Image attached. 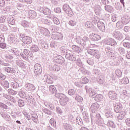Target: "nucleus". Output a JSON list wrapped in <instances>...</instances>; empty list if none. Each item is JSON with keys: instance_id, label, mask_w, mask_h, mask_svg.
Segmentation results:
<instances>
[{"instance_id": "19", "label": "nucleus", "mask_w": 130, "mask_h": 130, "mask_svg": "<svg viewBox=\"0 0 130 130\" xmlns=\"http://www.w3.org/2000/svg\"><path fill=\"white\" fill-rule=\"evenodd\" d=\"M49 91L52 93V94H56V92H57L56 88H55L54 85H51L49 86Z\"/></svg>"}, {"instance_id": "45", "label": "nucleus", "mask_w": 130, "mask_h": 130, "mask_svg": "<svg viewBox=\"0 0 130 130\" xmlns=\"http://www.w3.org/2000/svg\"><path fill=\"white\" fill-rule=\"evenodd\" d=\"M54 122H55V121H54V119L51 118L50 120V123L52 126H54Z\"/></svg>"}, {"instance_id": "38", "label": "nucleus", "mask_w": 130, "mask_h": 130, "mask_svg": "<svg viewBox=\"0 0 130 130\" xmlns=\"http://www.w3.org/2000/svg\"><path fill=\"white\" fill-rule=\"evenodd\" d=\"M106 114H107V117H111V118L113 117V114L111 112H106Z\"/></svg>"}, {"instance_id": "27", "label": "nucleus", "mask_w": 130, "mask_h": 130, "mask_svg": "<svg viewBox=\"0 0 130 130\" xmlns=\"http://www.w3.org/2000/svg\"><path fill=\"white\" fill-rule=\"evenodd\" d=\"M56 112L58 113V114H60V115H62L63 113V111L61 110V109L59 107H56Z\"/></svg>"}, {"instance_id": "40", "label": "nucleus", "mask_w": 130, "mask_h": 130, "mask_svg": "<svg viewBox=\"0 0 130 130\" xmlns=\"http://www.w3.org/2000/svg\"><path fill=\"white\" fill-rule=\"evenodd\" d=\"M53 22L54 23V24H55L56 25H59V20H58V18H56V17H54L53 18Z\"/></svg>"}, {"instance_id": "32", "label": "nucleus", "mask_w": 130, "mask_h": 130, "mask_svg": "<svg viewBox=\"0 0 130 130\" xmlns=\"http://www.w3.org/2000/svg\"><path fill=\"white\" fill-rule=\"evenodd\" d=\"M0 114L3 118H9V115H8L5 112L2 111L0 112Z\"/></svg>"}, {"instance_id": "21", "label": "nucleus", "mask_w": 130, "mask_h": 130, "mask_svg": "<svg viewBox=\"0 0 130 130\" xmlns=\"http://www.w3.org/2000/svg\"><path fill=\"white\" fill-rule=\"evenodd\" d=\"M107 125H108V126H110V127H112V128H115V127H116V125H115L113 121H109L107 122Z\"/></svg>"}, {"instance_id": "56", "label": "nucleus", "mask_w": 130, "mask_h": 130, "mask_svg": "<svg viewBox=\"0 0 130 130\" xmlns=\"http://www.w3.org/2000/svg\"><path fill=\"white\" fill-rule=\"evenodd\" d=\"M125 123H126V125H128V126H130V119H126Z\"/></svg>"}, {"instance_id": "18", "label": "nucleus", "mask_w": 130, "mask_h": 130, "mask_svg": "<svg viewBox=\"0 0 130 130\" xmlns=\"http://www.w3.org/2000/svg\"><path fill=\"white\" fill-rule=\"evenodd\" d=\"M94 100L98 102L102 101V100H103V95L102 94H95L94 96Z\"/></svg>"}, {"instance_id": "29", "label": "nucleus", "mask_w": 130, "mask_h": 130, "mask_svg": "<svg viewBox=\"0 0 130 130\" xmlns=\"http://www.w3.org/2000/svg\"><path fill=\"white\" fill-rule=\"evenodd\" d=\"M18 106L20 107H24V105H25V103H24V101L22 100H19L18 101Z\"/></svg>"}, {"instance_id": "7", "label": "nucleus", "mask_w": 130, "mask_h": 130, "mask_svg": "<svg viewBox=\"0 0 130 130\" xmlns=\"http://www.w3.org/2000/svg\"><path fill=\"white\" fill-rule=\"evenodd\" d=\"M35 73L37 76L39 75H41V73L42 72V69H41V67L40 65L37 64L35 66Z\"/></svg>"}, {"instance_id": "57", "label": "nucleus", "mask_w": 130, "mask_h": 130, "mask_svg": "<svg viewBox=\"0 0 130 130\" xmlns=\"http://www.w3.org/2000/svg\"><path fill=\"white\" fill-rule=\"evenodd\" d=\"M51 104V103L48 102H45L44 103V105L46 106V107H49V105Z\"/></svg>"}, {"instance_id": "14", "label": "nucleus", "mask_w": 130, "mask_h": 130, "mask_svg": "<svg viewBox=\"0 0 130 130\" xmlns=\"http://www.w3.org/2000/svg\"><path fill=\"white\" fill-rule=\"evenodd\" d=\"M42 111L47 115H51L52 114V111L46 108L43 107L42 108Z\"/></svg>"}, {"instance_id": "52", "label": "nucleus", "mask_w": 130, "mask_h": 130, "mask_svg": "<svg viewBox=\"0 0 130 130\" xmlns=\"http://www.w3.org/2000/svg\"><path fill=\"white\" fill-rule=\"evenodd\" d=\"M9 24H10V25H15V24H16V20L12 19L9 21Z\"/></svg>"}, {"instance_id": "28", "label": "nucleus", "mask_w": 130, "mask_h": 130, "mask_svg": "<svg viewBox=\"0 0 130 130\" xmlns=\"http://www.w3.org/2000/svg\"><path fill=\"white\" fill-rule=\"evenodd\" d=\"M1 85L3 86L5 89H8L9 88V82H2Z\"/></svg>"}, {"instance_id": "62", "label": "nucleus", "mask_w": 130, "mask_h": 130, "mask_svg": "<svg viewBox=\"0 0 130 130\" xmlns=\"http://www.w3.org/2000/svg\"><path fill=\"white\" fill-rule=\"evenodd\" d=\"M107 0H102V3L103 4V5H106Z\"/></svg>"}, {"instance_id": "20", "label": "nucleus", "mask_w": 130, "mask_h": 130, "mask_svg": "<svg viewBox=\"0 0 130 130\" xmlns=\"http://www.w3.org/2000/svg\"><path fill=\"white\" fill-rule=\"evenodd\" d=\"M63 128L66 130H73V126L68 123L63 124Z\"/></svg>"}, {"instance_id": "13", "label": "nucleus", "mask_w": 130, "mask_h": 130, "mask_svg": "<svg viewBox=\"0 0 130 130\" xmlns=\"http://www.w3.org/2000/svg\"><path fill=\"white\" fill-rule=\"evenodd\" d=\"M97 25L98 27L101 31H102V32L105 31V25L104 24V23L102 22H99Z\"/></svg>"}, {"instance_id": "41", "label": "nucleus", "mask_w": 130, "mask_h": 130, "mask_svg": "<svg viewBox=\"0 0 130 130\" xmlns=\"http://www.w3.org/2000/svg\"><path fill=\"white\" fill-rule=\"evenodd\" d=\"M6 78H7V77L5 75L3 74V73H0V79L1 81H4L6 80Z\"/></svg>"}, {"instance_id": "3", "label": "nucleus", "mask_w": 130, "mask_h": 130, "mask_svg": "<svg viewBox=\"0 0 130 130\" xmlns=\"http://www.w3.org/2000/svg\"><path fill=\"white\" fill-rule=\"evenodd\" d=\"M59 99L60 104L62 106H66V105L68 104V102H69V98H68V96H66L64 94H60Z\"/></svg>"}, {"instance_id": "1", "label": "nucleus", "mask_w": 130, "mask_h": 130, "mask_svg": "<svg viewBox=\"0 0 130 130\" xmlns=\"http://www.w3.org/2000/svg\"><path fill=\"white\" fill-rule=\"evenodd\" d=\"M100 106L97 103H93L90 107L91 111L92 114H91L92 123H96L98 125H102V119L100 114H95V113L99 109Z\"/></svg>"}, {"instance_id": "25", "label": "nucleus", "mask_w": 130, "mask_h": 130, "mask_svg": "<svg viewBox=\"0 0 130 130\" xmlns=\"http://www.w3.org/2000/svg\"><path fill=\"white\" fill-rule=\"evenodd\" d=\"M105 9L106 11L109 13H112V12H113V8L109 5L106 6Z\"/></svg>"}, {"instance_id": "2", "label": "nucleus", "mask_w": 130, "mask_h": 130, "mask_svg": "<svg viewBox=\"0 0 130 130\" xmlns=\"http://www.w3.org/2000/svg\"><path fill=\"white\" fill-rule=\"evenodd\" d=\"M19 96L20 98H22L23 99H25V101L27 104L30 105L33 103V99H32V96L29 95V93L27 92V91H23L20 90L18 93Z\"/></svg>"}, {"instance_id": "16", "label": "nucleus", "mask_w": 130, "mask_h": 130, "mask_svg": "<svg viewBox=\"0 0 130 130\" xmlns=\"http://www.w3.org/2000/svg\"><path fill=\"white\" fill-rule=\"evenodd\" d=\"M31 118L35 123H38V116L36 114H31Z\"/></svg>"}, {"instance_id": "55", "label": "nucleus", "mask_w": 130, "mask_h": 130, "mask_svg": "<svg viewBox=\"0 0 130 130\" xmlns=\"http://www.w3.org/2000/svg\"><path fill=\"white\" fill-rule=\"evenodd\" d=\"M122 23L123 24L126 25V24H128V19L125 18V19H124L122 21Z\"/></svg>"}, {"instance_id": "10", "label": "nucleus", "mask_w": 130, "mask_h": 130, "mask_svg": "<svg viewBox=\"0 0 130 130\" xmlns=\"http://www.w3.org/2000/svg\"><path fill=\"white\" fill-rule=\"evenodd\" d=\"M3 97H4V98H6V99H7V100L11 101V102H14V103L16 102V100H15V98H14V96L12 95H8L6 93H3Z\"/></svg>"}, {"instance_id": "53", "label": "nucleus", "mask_w": 130, "mask_h": 130, "mask_svg": "<svg viewBox=\"0 0 130 130\" xmlns=\"http://www.w3.org/2000/svg\"><path fill=\"white\" fill-rule=\"evenodd\" d=\"M48 107L50 108V110H54V106L52 103H51Z\"/></svg>"}, {"instance_id": "12", "label": "nucleus", "mask_w": 130, "mask_h": 130, "mask_svg": "<svg viewBox=\"0 0 130 130\" xmlns=\"http://www.w3.org/2000/svg\"><path fill=\"white\" fill-rule=\"evenodd\" d=\"M25 88H26V89H27V90H29V91H32L36 89V87H35V86L34 85L29 83H27L25 84Z\"/></svg>"}, {"instance_id": "54", "label": "nucleus", "mask_w": 130, "mask_h": 130, "mask_svg": "<svg viewBox=\"0 0 130 130\" xmlns=\"http://www.w3.org/2000/svg\"><path fill=\"white\" fill-rule=\"evenodd\" d=\"M55 13H57L58 14H59L60 12H61V9H60V8H57L55 9Z\"/></svg>"}, {"instance_id": "24", "label": "nucleus", "mask_w": 130, "mask_h": 130, "mask_svg": "<svg viewBox=\"0 0 130 130\" xmlns=\"http://www.w3.org/2000/svg\"><path fill=\"white\" fill-rule=\"evenodd\" d=\"M82 114L83 115L84 120L86 121V122H88V121H89V115L87 113V112H83Z\"/></svg>"}, {"instance_id": "39", "label": "nucleus", "mask_w": 130, "mask_h": 130, "mask_svg": "<svg viewBox=\"0 0 130 130\" xmlns=\"http://www.w3.org/2000/svg\"><path fill=\"white\" fill-rule=\"evenodd\" d=\"M75 100L78 101V102H82V101H83V98H82L81 96H77L76 98H75Z\"/></svg>"}, {"instance_id": "9", "label": "nucleus", "mask_w": 130, "mask_h": 130, "mask_svg": "<svg viewBox=\"0 0 130 130\" xmlns=\"http://www.w3.org/2000/svg\"><path fill=\"white\" fill-rule=\"evenodd\" d=\"M121 110H122V105L120 103H118L114 107V111L116 112V113H118L119 112H121Z\"/></svg>"}, {"instance_id": "6", "label": "nucleus", "mask_w": 130, "mask_h": 130, "mask_svg": "<svg viewBox=\"0 0 130 130\" xmlns=\"http://www.w3.org/2000/svg\"><path fill=\"white\" fill-rule=\"evenodd\" d=\"M22 40L24 44H30V43H32V38L29 36L23 37Z\"/></svg>"}, {"instance_id": "47", "label": "nucleus", "mask_w": 130, "mask_h": 130, "mask_svg": "<svg viewBox=\"0 0 130 130\" xmlns=\"http://www.w3.org/2000/svg\"><path fill=\"white\" fill-rule=\"evenodd\" d=\"M123 45L124 47L130 48V43H124Z\"/></svg>"}, {"instance_id": "17", "label": "nucleus", "mask_w": 130, "mask_h": 130, "mask_svg": "<svg viewBox=\"0 0 130 130\" xmlns=\"http://www.w3.org/2000/svg\"><path fill=\"white\" fill-rule=\"evenodd\" d=\"M91 39L94 41H98V40H100V39H101V37L98 35L92 34Z\"/></svg>"}, {"instance_id": "34", "label": "nucleus", "mask_w": 130, "mask_h": 130, "mask_svg": "<svg viewBox=\"0 0 130 130\" xmlns=\"http://www.w3.org/2000/svg\"><path fill=\"white\" fill-rule=\"evenodd\" d=\"M116 27L119 29H121L123 27V23L121 22H118L116 23Z\"/></svg>"}, {"instance_id": "58", "label": "nucleus", "mask_w": 130, "mask_h": 130, "mask_svg": "<svg viewBox=\"0 0 130 130\" xmlns=\"http://www.w3.org/2000/svg\"><path fill=\"white\" fill-rule=\"evenodd\" d=\"M128 30H129V27L127 26H125L124 28V31L125 32H128Z\"/></svg>"}, {"instance_id": "48", "label": "nucleus", "mask_w": 130, "mask_h": 130, "mask_svg": "<svg viewBox=\"0 0 130 130\" xmlns=\"http://www.w3.org/2000/svg\"><path fill=\"white\" fill-rule=\"evenodd\" d=\"M116 75L118 77H121V71H120V70H117L116 71Z\"/></svg>"}, {"instance_id": "42", "label": "nucleus", "mask_w": 130, "mask_h": 130, "mask_svg": "<svg viewBox=\"0 0 130 130\" xmlns=\"http://www.w3.org/2000/svg\"><path fill=\"white\" fill-rule=\"evenodd\" d=\"M127 95V93H126V90H123L122 93L121 94V96H122L123 98H125Z\"/></svg>"}, {"instance_id": "49", "label": "nucleus", "mask_w": 130, "mask_h": 130, "mask_svg": "<svg viewBox=\"0 0 130 130\" xmlns=\"http://www.w3.org/2000/svg\"><path fill=\"white\" fill-rule=\"evenodd\" d=\"M112 109L109 106H107L105 108L106 112H111Z\"/></svg>"}, {"instance_id": "23", "label": "nucleus", "mask_w": 130, "mask_h": 130, "mask_svg": "<svg viewBox=\"0 0 130 130\" xmlns=\"http://www.w3.org/2000/svg\"><path fill=\"white\" fill-rule=\"evenodd\" d=\"M76 121L79 125H80V126H82V125H83V120H82V118H81V117H77L76 118Z\"/></svg>"}, {"instance_id": "33", "label": "nucleus", "mask_w": 130, "mask_h": 130, "mask_svg": "<svg viewBox=\"0 0 130 130\" xmlns=\"http://www.w3.org/2000/svg\"><path fill=\"white\" fill-rule=\"evenodd\" d=\"M30 50L32 51V52H36L37 51H38V47L35 45L32 46L30 49Z\"/></svg>"}, {"instance_id": "60", "label": "nucleus", "mask_w": 130, "mask_h": 130, "mask_svg": "<svg viewBox=\"0 0 130 130\" xmlns=\"http://www.w3.org/2000/svg\"><path fill=\"white\" fill-rule=\"evenodd\" d=\"M16 114L17 116H21V115H22V114L21 113V112H20V111L17 112Z\"/></svg>"}, {"instance_id": "35", "label": "nucleus", "mask_w": 130, "mask_h": 130, "mask_svg": "<svg viewBox=\"0 0 130 130\" xmlns=\"http://www.w3.org/2000/svg\"><path fill=\"white\" fill-rule=\"evenodd\" d=\"M0 107L1 108H3V109H5V110H7L8 109V106H7V105L3 103H0Z\"/></svg>"}, {"instance_id": "8", "label": "nucleus", "mask_w": 130, "mask_h": 130, "mask_svg": "<svg viewBox=\"0 0 130 130\" xmlns=\"http://www.w3.org/2000/svg\"><path fill=\"white\" fill-rule=\"evenodd\" d=\"M109 97L111 100H116L117 99V94L115 91H110L109 92Z\"/></svg>"}, {"instance_id": "64", "label": "nucleus", "mask_w": 130, "mask_h": 130, "mask_svg": "<svg viewBox=\"0 0 130 130\" xmlns=\"http://www.w3.org/2000/svg\"><path fill=\"white\" fill-rule=\"evenodd\" d=\"M25 130H34L30 127H26Z\"/></svg>"}, {"instance_id": "11", "label": "nucleus", "mask_w": 130, "mask_h": 130, "mask_svg": "<svg viewBox=\"0 0 130 130\" xmlns=\"http://www.w3.org/2000/svg\"><path fill=\"white\" fill-rule=\"evenodd\" d=\"M126 114V113L124 111H121L117 115L118 120H122L124 118V116Z\"/></svg>"}, {"instance_id": "31", "label": "nucleus", "mask_w": 130, "mask_h": 130, "mask_svg": "<svg viewBox=\"0 0 130 130\" xmlns=\"http://www.w3.org/2000/svg\"><path fill=\"white\" fill-rule=\"evenodd\" d=\"M74 84L77 87H82L83 84H87V82H75Z\"/></svg>"}, {"instance_id": "59", "label": "nucleus", "mask_w": 130, "mask_h": 130, "mask_svg": "<svg viewBox=\"0 0 130 130\" xmlns=\"http://www.w3.org/2000/svg\"><path fill=\"white\" fill-rule=\"evenodd\" d=\"M119 4L117 3V4L115 5V8L117 9V10H119Z\"/></svg>"}, {"instance_id": "4", "label": "nucleus", "mask_w": 130, "mask_h": 130, "mask_svg": "<svg viewBox=\"0 0 130 130\" xmlns=\"http://www.w3.org/2000/svg\"><path fill=\"white\" fill-rule=\"evenodd\" d=\"M63 10L69 17H72V16L74 15L73 10H72V9L70 8V6L68 5H64L63 6Z\"/></svg>"}, {"instance_id": "61", "label": "nucleus", "mask_w": 130, "mask_h": 130, "mask_svg": "<svg viewBox=\"0 0 130 130\" xmlns=\"http://www.w3.org/2000/svg\"><path fill=\"white\" fill-rule=\"evenodd\" d=\"M80 130H89V129H88V128L84 127V126H82L81 127V128H80Z\"/></svg>"}, {"instance_id": "15", "label": "nucleus", "mask_w": 130, "mask_h": 130, "mask_svg": "<svg viewBox=\"0 0 130 130\" xmlns=\"http://www.w3.org/2000/svg\"><path fill=\"white\" fill-rule=\"evenodd\" d=\"M28 15L30 19H33L37 17V13H36V12L33 10H30L28 12Z\"/></svg>"}, {"instance_id": "22", "label": "nucleus", "mask_w": 130, "mask_h": 130, "mask_svg": "<svg viewBox=\"0 0 130 130\" xmlns=\"http://www.w3.org/2000/svg\"><path fill=\"white\" fill-rule=\"evenodd\" d=\"M8 93L9 95H12L13 96H15V95H17L18 92L17 91L13 90V89H9L8 90Z\"/></svg>"}, {"instance_id": "51", "label": "nucleus", "mask_w": 130, "mask_h": 130, "mask_svg": "<svg viewBox=\"0 0 130 130\" xmlns=\"http://www.w3.org/2000/svg\"><path fill=\"white\" fill-rule=\"evenodd\" d=\"M69 25H70V26H75L76 22L74 21L73 20H71L69 22Z\"/></svg>"}, {"instance_id": "44", "label": "nucleus", "mask_w": 130, "mask_h": 130, "mask_svg": "<svg viewBox=\"0 0 130 130\" xmlns=\"http://www.w3.org/2000/svg\"><path fill=\"white\" fill-rule=\"evenodd\" d=\"M95 50L94 49H90L89 50V53L91 54V55H95Z\"/></svg>"}, {"instance_id": "43", "label": "nucleus", "mask_w": 130, "mask_h": 130, "mask_svg": "<svg viewBox=\"0 0 130 130\" xmlns=\"http://www.w3.org/2000/svg\"><path fill=\"white\" fill-rule=\"evenodd\" d=\"M7 47V44L5 43H0V48H2V49H5Z\"/></svg>"}, {"instance_id": "46", "label": "nucleus", "mask_w": 130, "mask_h": 130, "mask_svg": "<svg viewBox=\"0 0 130 130\" xmlns=\"http://www.w3.org/2000/svg\"><path fill=\"white\" fill-rule=\"evenodd\" d=\"M24 115L25 117L26 118V119H27V120H30V119H31V117L28 114L24 113Z\"/></svg>"}, {"instance_id": "36", "label": "nucleus", "mask_w": 130, "mask_h": 130, "mask_svg": "<svg viewBox=\"0 0 130 130\" xmlns=\"http://www.w3.org/2000/svg\"><path fill=\"white\" fill-rule=\"evenodd\" d=\"M43 13L44 15H49L50 14V10L48 8H46L44 10Z\"/></svg>"}, {"instance_id": "50", "label": "nucleus", "mask_w": 130, "mask_h": 130, "mask_svg": "<svg viewBox=\"0 0 130 130\" xmlns=\"http://www.w3.org/2000/svg\"><path fill=\"white\" fill-rule=\"evenodd\" d=\"M12 85L14 88H18V87H19V84H18L17 82H13Z\"/></svg>"}, {"instance_id": "37", "label": "nucleus", "mask_w": 130, "mask_h": 130, "mask_svg": "<svg viewBox=\"0 0 130 130\" xmlns=\"http://www.w3.org/2000/svg\"><path fill=\"white\" fill-rule=\"evenodd\" d=\"M68 94L70 96H73V95H74V94H75V90L73 89H71L69 90Z\"/></svg>"}, {"instance_id": "5", "label": "nucleus", "mask_w": 130, "mask_h": 130, "mask_svg": "<svg viewBox=\"0 0 130 130\" xmlns=\"http://www.w3.org/2000/svg\"><path fill=\"white\" fill-rule=\"evenodd\" d=\"M85 89L86 91V93L89 94V97L91 98H95V95H96V92L93 91L92 88H88V87L85 86Z\"/></svg>"}, {"instance_id": "63", "label": "nucleus", "mask_w": 130, "mask_h": 130, "mask_svg": "<svg viewBox=\"0 0 130 130\" xmlns=\"http://www.w3.org/2000/svg\"><path fill=\"white\" fill-rule=\"evenodd\" d=\"M47 130H54V129L52 128L50 126H48L47 128Z\"/></svg>"}, {"instance_id": "26", "label": "nucleus", "mask_w": 130, "mask_h": 130, "mask_svg": "<svg viewBox=\"0 0 130 130\" xmlns=\"http://www.w3.org/2000/svg\"><path fill=\"white\" fill-rule=\"evenodd\" d=\"M6 72L7 73H10L11 74L15 73V69L12 68L8 67L5 69Z\"/></svg>"}, {"instance_id": "30", "label": "nucleus", "mask_w": 130, "mask_h": 130, "mask_svg": "<svg viewBox=\"0 0 130 130\" xmlns=\"http://www.w3.org/2000/svg\"><path fill=\"white\" fill-rule=\"evenodd\" d=\"M23 53L25 55H26V56H29L31 55V54H32V53L31 52V51H30L28 49H24Z\"/></svg>"}]
</instances>
